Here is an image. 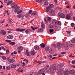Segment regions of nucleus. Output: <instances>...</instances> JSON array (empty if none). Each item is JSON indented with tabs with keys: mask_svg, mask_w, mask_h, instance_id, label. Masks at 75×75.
Segmentation results:
<instances>
[{
	"mask_svg": "<svg viewBox=\"0 0 75 75\" xmlns=\"http://www.w3.org/2000/svg\"><path fill=\"white\" fill-rule=\"evenodd\" d=\"M53 67V69L54 70H55L56 69V65L55 64H54L52 65Z\"/></svg>",
	"mask_w": 75,
	"mask_h": 75,
	"instance_id": "obj_24",
	"label": "nucleus"
},
{
	"mask_svg": "<svg viewBox=\"0 0 75 75\" xmlns=\"http://www.w3.org/2000/svg\"><path fill=\"white\" fill-rule=\"evenodd\" d=\"M69 15L70 16H73V13H72V12H71L69 14Z\"/></svg>",
	"mask_w": 75,
	"mask_h": 75,
	"instance_id": "obj_48",
	"label": "nucleus"
},
{
	"mask_svg": "<svg viewBox=\"0 0 75 75\" xmlns=\"http://www.w3.org/2000/svg\"><path fill=\"white\" fill-rule=\"evenodd\" d=\"M17 16L18 18H21V14H19L17 15Z\"/></svg>",
	"mask_w": 75,
	"mask_h": 75,
	"instance_id": "obj_38",
	"label": "nucleus"
},
{
	"mask_svg": "<svg viewBox=\"0 0 75 75\" xmlns=\"http://www.w3.org/2000/svg\"><path fill=\"white\" fill-rule=\"evenodd\" d=\"M12 2L11 1H9V2H8V3H7V5L8 6L10 4H11V3H12Z\"/></svg>",
	"mask_w": 75,
	"mask_h": 75,
	"instance_id": "obj_39",
	"label": "nucleus"
},
{
	"mask_svg": "<svg viewBox=\"0 0 75 75\" xmlns=\"http://www.w3.org/2000/svg\"><path fill=\"white\" fill-rule=\"evenodd\" d=\"M32 10H30L29 11V13H28V14H31L32 13Z\"/></svg>",
	"mask_w": 75,
	"mask_h": 75,
	"instance_id": "obj_49",
	"label": "nucleus"
},
{
	"mask_svg": "<svg viewBox=\"0 0 75 75\" xmlns=\"http://www.w3.org/2000/svg\"><path fill=\"white\" fill-rule=\"evenodd\" d=\"M11 65L12 66H11V67H11L12 68L16 69V66L15 65H13V64H11Z\"/></svg>",
	"mask_w": 75,
	"mask_h": 75,
	"instance_id": "obj_17",
	"label": "nucleus"
},
{
	"mask_svg": "<svg viewBox=\"0 0 75 75\" xmlns=\"http://www.w3.org/2000/svg\"><path fill=\"white\" fill-rule=\"evenodd\" d=\"M9 1V0H4V2L5 3H7Z\"/></svg>",
	"mask_w": 75,
	"mask_h": 75,
	"instance_id": "obj_45",
	"label": "nucleus"
},
{
	"mask_svg": "<svg viewBox=\"0 0 75 75\" xmlns=\"http://www.w3.org/2000/svg\"><path fill=\"white\" fill-rule=\"evenodd\" d=\"M17 49L20 51H22L23 50V47L22 46H19L17 47Z\"/></svg>",
	"mask_w": 75,
	"mask_h": 75,
	"instance_id": "obj_12",
	"label": "nucleus"
},
{
	"mask_svg": "<svg viewBox=\"0 0 75 75\" xmlns=\"http://www.w3.org/2000/svg\"><path fill=\"white\" fill-rule=\"evenodd\" d=\"M64 65L63 64H60L59 66V67L61 68H62V67H64Z\"/></svg>",
	"mask_w": 75,
	"mask_h": 75,
	"instance_id": "obj_35",
	"label": "nucleus"
},
{
	"mask_svg": "<svg viewBox=\"0 0 75 75\" xmlns=\"http://www.w3.org/2000/svg\"><path fill=\"white\" fill-rule=\"evenodd\" d=\"M6 42H11V41L9 40H6Z\"/></svg>",
	"mask_w": 75,
	"mask_h": 75,
	"instance_id": "obj_46",
	"label": "nucleus"
},
{
	"mask_svg": "<svg viewBox=\"0 0 75 75\" xmlns=\"http://www.w3.org/2000/svg\"><path fill=\"white\" fill-rule=\"evenodd\" d=\"M54 70L53 69H52V68H50V71L52 72Z\"/></svg>",
	"mask_w": 75,
	"mask_h": 75,
	"instance_id": "obj_58",
	"label": "nucleus"
},
{
	"mask_svg": "<svg viewBox=\"0 0 75 75\" xmlns=\"http://www.w3.org/2000/svg\"><path fill=\"white\" fill-rule=\"evenodd\" d=\"M71 42L72 43H75V38H74L71 40Z\"/></svg>",
	"mask_w": 75,
	"mask_h": 75,
	"instance_id": "obj_26",
	"label": "nucleus"
},
{
	"mask_svg": "<svg viewBox=\"0 0 75 75\" xmlns=\"http://www.w3.org/2000/svg\"><path fill=\"white\" fill-rule=\"evenodd\" d=\"M13 53L14 54H17V52H16V51H14V52H13Z\"/></svg>",
	"mask_w": 75,
	"mask_h": 75,
	"instance_id": "obj_57",
	"label": "nucleus"
},
{
	"mask_svg": "<svg viewBox=\"0 0 75 75\" xmlns=\"http://www.w3.org/2000/svg\"><path fill=\"white\" fill-rule=\"evenodd\" d=\"M49 13L51 15L54 16L55 14V11L53 9H51V10L50 11Z\"/></svg>",
	"mask_w": 75,
	"mask_h": 75,
	"instance_id": "obj_3",
	"label": "nucleus"
},
{
	"mask_svg": "<svg viewBox=\"0 0 75 75\" xmlns=\"http://www.w3.org/2000/svg\"><path fill=\"white\" fill-rule=\"evenodd\" d=\"M28 50H26V52H25V54H28Z\"/></svg>",
	"mask_w": 75,
	"mask_h": 75,
	"instance_id": "obj_63",
	"label": "nucleus"
},
{
	"mask_svg": "<svg viewBox=\"0 0 75 75\" xmlns=\"http://www.w3.org/2000/svg\"><path fill=\"white\" fill-rule=\"evenodd\" d=\"M45 50L46 52L50 50L49 48L48 47H46L45 48Z\"/></svg>",
	"mask_w": 75,
	"mask_h": 75,
	"instance_id": "obj_30",
	"label": "nucleus"
},
{
	"mask_svg": "<svg viewBox=\"0 0 75 75\" xmlns=\"http://www.w3.org/2000/svg\"><path fill=\"white\" fill-rule=\"evenodd\" d=\"M29 30L28 29L25 31V33H26L27 35H28L29 33Z\"/></svg>",
	"mask_w": 75,
	"mask_h": 75,
	"instance_id": "obj_29",
	"label": "nucleus"
},
{
	"mask_svg": "<svg viewBox=\"0 0 75 75\" xmlns=\"http://www.w3.org/2000/svg\"><path fill=\"white\" fill-rule=\"evenodd\" d=\"M50 9V8H46V12H49Z\"/></svg>",
	"mask_w": 75,
	"mask_h": 75,
	"instance_id": "obj_40",
	"label": "nucleus"
},
{
	"mask_svg": "<svg viewBox=\"0 0 75 75\" xmlns=\"http://www.w3.org/2000/svg\"><path fill=\"white\" fill-rule=\"evenodd\" d=\"M49 27L50 28H52L53 27V26L52 25H49Z\"/></svg>",
	"mask_w": 75,
	"mask_h": 75,
	"instance_id": "obj_42",
	"label": "nucleus"
},
{
	"mask_svg": "<svg viewBox=\"0 0 75 75\" xmlns=\"http://www.w3.org/2000/svg\"><path fill=\"white\" fill-rule=\"evenodd\" d=\"M40 46H41V47H42V48L45 47V45L43 43H41V44L40 45Z\"/></svg>",
	"mask_w": 75,
	"mask_h": 75,
	"instance_id": "obj_19",
	"label": "nucleus"
},
{
	"mask_svg": "<svg viewBox=\"0 0 75 75\" xmlns=\"http://www.w3.org/2000/svg\"><path fill=\"white\" fill-rule=\"evenodd\" d=\"M8 61H9V62H10V63H13L14 62V59L13 58L9 59L8 60Z\"/></svg>",
	"mask_w": 75,
	"mask_h": 75,
	"instance_id": "obj_14",
	"label": "nucleus"
},
{
	"mask_svg": "<svg viewBox=\"0 0 75 75\" xmlns=\"http://www.w3.org/2000/svg\"><path fill=\"white\" fill-rule=\"evenodd\" d=\"M54 2H55V3H57V0H54Z\"/></svg>",
	"mask_w": 75,
	"mask_h": 75,
	"instance_id": "obj_64",
	"label": "nucleus"
},
{
	"mask_svg": "<svg viewBox=\"0 0 75 75\" xmlns=\"http://www.w3.org/2000/svg\"><path fill=\"white\" fill-rule=\"evenodd\" d=\"M44 70L43 69H41L39 70L38 72V73L39 74H42L44 72Z\"/></svg>",
	"mask_w": 75,
	"mask_h": 75,
	"instance_id": "obj_5",
	"label": "nucleus"
},
{
	"mask_svg": "<svg viewBox=\"0 0 75 75\" xmlns=\"http://www.w3.org/2000/svg\"><path fill=\"white\" fill-rule=\"evenodd\" d=\"M20 8V7H17L16 8H15L14 9L13 11H14V12L15 13H17V12H18V10Z\"/></svg>",
	"mask_w": 75,
	"mask_h": 75,
	"instance_id": "obj_8",
	"label": "nucleus"
},
{
	"mask_svg": "<svg viewBox=\"0 0 75 75\" xmlns=\"http://www.w3.org/2000/svg\"><path fill=\"white\" fill-rule=\"evenodd\" d=\"M27 54V56H28V57H29L30 56V53L29 52H28V53L26 54Z\"/></svg>",
	"mask_w": 75,
	"mask_h": 75,
	"instance_id": "obj_55",
	"label": "nucleus"
},
{
	"mask_svg": "<svg viewBox=\"0 0 75 75\" xmlns=\"http://www.w3.org/2000/svg\"><path fill=\"white\" fill-rule=\"evenodd\" d=\"M1 35H5L6 34V31L4 30H1Z\"/></svg>",
	"mask_w": 75,
	"mask_h": 75,
	"instance_id": "obj_18",
	"label": "nucleus"
},
{
	"mask_svg": "<svg viewBox=\"0 0 75 75\" xmlns=\"http://www.w3.org/2000/svg\"><path fill=\"white\" fill-rule=\"evenodd\" d=\"M31 28L32 29V30H35V28L33 26H31Z\"/></svg>",
	"mask_w": 75,
	"mask_h": 75,
	"instance_id": "obj_51",
	"label": "nucleus"
},
{
	"mask_svg": "<svg viewBox=\"0 0 75 75\" xmlns=\"http://www.w3.org/2000/svg\"><path fill=\"white\" fill-rule=\"evenodd\" d=\"M52 23L55 25H59L61 24L59 21L56 20H54L52 21Z\"/></svg>",
	"mask_w": 75,
	"mask_h": 75,
	"instance_id": "obj_2",
	"label": "nucleus"
},
{
	"mask_svg": "<svg viewBox=\"0 0 75 75\" xmlns=\"http://www.w3.org/2000/svg\"><path fill=\"white\" fill-rule=\"evenodd\" d=\"M69 48V44H67L66 47H65V49L66 50H67Z\"/></svg>",
	"mask_w": 75,
	"mask_h": 75,
	"instance_id": "obj_22",
	"label": "nucleus"
},
{
	"mask_svg": "<svg viewBox=\"0 0 75 75\" xmlns=\"http://www.w3.org/2000/svg\"><path fill=\"white\" fill-rule=\"evenodd\" d=\"M9 52V50H8V49H7V50H6V52L7 53H8Z\"/></svg>",
	"mask_w": 75,
	"mask_h": 75,
	"instance_id": "obj_61",
	"label": "nucleus"
},
{
	"mask_svg": "<svg viewBox=\"0 0 75 75\" xmlns=\"http://www.w3.org/2000/svg\"><path fill=\"white\" fill-rule=\"evenodd\" d=\"M9 23H10L12 24L13 23V22L11 21V20H9Z\"/></svg>",
	"mask_w": 75,
	"mask_h": 75,
	"instance_id": "obj_54",
	"label": "nucleus"
},
{
	"mask_svg": "<svg viewBox=\"0 0 75 75\" xmlns=\"http://www.w3.org/2000/svg\"><path fill=\"white\" fill-rule=\"evenodd\" d=\"M54 7V5L53 4H49L48 7H47V8H50V9Z\"/></svg>",
	"mask_w": 75,
	"mask_h": 75,
	"instance_id": "obj_7",
	"label": "nucleus"
},
{
	"mask_svg": "<svg viewBox=\"0 0 75 75\" xmlns=\"http://www.w3.org/2000/svg\"><path fill=\"white\" fill-rule=\"evenodd\" d=\"M60 74H62L64 73V71L62 70H60Z\"/></svg>",
	"mask_w": 75,
	"mask_h": 75,
	"instance_id": "obj_50",
	"label": "nucleus"
},
{
	"mask_svg": "<svg viewBox=\"0 0 75 75\" xmlns=\"http://www.w3.org/2000/svg\"><path fill=\"white\" fill-rule=\"evenodd\" d=\"M71 26L73 27L75 25V24L74 23H71Z\"/></svg>",
	"mask_w": 75,
	"mask_h": 75,
	"instance_id": "obj_41",
	"label": "nucleus"
},
{
	"mask_svg": "<svg viewBox=\"0 0 75 75\" xmlns=\"http://www.w3.org/2000/svg\"><path fill=\"white\" fill-rule=\"evenodd\" d=\"M44 4L45 6L49 4V2L47 1H45V2H44Z\"/></svg>",
	"mask_w": 75,
	"mask_h": 75,
	"instance_id": "obj_27",
	"label": "nucleus"
},
{
	"mask_svg": "<svg viewBox=\"0 0 75 75\" xmlns=\"http://www.w3.org/2000/svg\"><path fill=\"white\" fill-rule=\"evenodd\" d=\"M38 31L40 32H42L43 31V28H40L38 30Z\"/></svg>",
	"mask_w": 75,
	"mask_h": 75,
	"instance_id": "obj_20",
	"label": "nucleus"
},
{
	"mask_svg": "<svg viewBox=\"0 0 75 75\" xmlns=\"http://www.w3.org/2000/svg\"><path fill=\"white\" fill-rule=\"evenodd\" d=\"M45 22L47 23L48 22L46 20V19H45Z\"/></svg>",
	"mask_w": 75,
	"mask_h": 75,
	"instance_id": "obj_59",
	"label": "nucleus"
},
{
	"mask_svg": "<svg viewBox=\"0 0 75 75\" xmlns=\"http://www.w3.org/2000/svg\"><path fill=\"white\" fill-rule=\"evenodd\" d=\"M49 53L51 54H52L54 53V51L51 49H50L49 50Z\"/></svg>",
	"mask_w": 75,
	"mask_h": 75,
	"instance_id": "obj_21",
	"label": "nucleus"
},
{
	"mask_svg": "<svg viewBox=\"0 0 75 75\" xmlns=\"http://www.w3.org/2000/svg\"><path fill=\"white\" fill-rule=\"evenodd\" d=\"M22 11H22V10L20 11H19L17 12V14H19L20 13H21V12H22Z\"/></svg>",
	"mask_w": 75,
	"mask_h": 75,
	"instance_id": "obj_44",
	"label": "nucleus"
},
{
	"mask_svg": "<svg viewBox=\"0 0 75 75\" xmlns=\"http://www.w3.org/2000/svg\"><path fill=\"white\" fill-rule=\"evenodd\" d=\"M69 71V74H73L74 73H75V70H71V71Z\"/></svg>",
	"mask_w": 75,
	"mask_h": 75,
	"instance_id": "obj_10",
	"label": "nucleus"
},
{
	"mask_svg": "<svg viewBox=\"0 0 75 75\" xmlns=\"http://www.w3.org/2000/svg\"><path fill=\"white\" fill-rule=\"evenodd\" d=\"M7 38L8 39H13V36L11 35H9L7 36Z\"/></svg>",
	"mask_w": 75,
	"mask_h": 75,
	"instance_id": "obj_16",
	"label": "nucleus"
},
{
	"mask_svg": "<svg viewBox=\"0 0 75 75\" xmlns=\"http://www.w3.org/2000/svg\"><path fill=\"white\" fill-rule=\"evenodd\" d=\"M10 66H8L6 67V69H7V70H10Z\"/></svg>",
	"mask_w": 75,
	"mask_h": 75,
	"instance_id": "obj_33",
	"label": "nucleus"
},
{
	"mask_svg": "<svg viewBox=\"0 0 75 75\" xmlns=\"http://www.w3.org/2000/svg\"><path fill=\"white\" fill-rule=\"evenodd\" d=\"M25 30V29H20L18 28H16V30L17 32H19V31H20L21 32H22Z\"/></svg>",
	"mask_w": 75,
	"mask_h": 75,
	"instance_id": "obj_9",
	"label": "nucleus"
},
{
	"mask_svg": "<svg viewBox=\"0 0 75 75\" xmlns=\"http://www.w3.org/2000/svg\"><path fill=\"white\" fill-rule=\"evenodd\" d=\"M66 53V52H62L61 53V54H65Z\"/></svg>",
	"mask_w": 75,
	"mask_h": 75,
	"instance_id": "obj_60",
	"label": "nucleus"
},
{
	"mask_svg": "<svg viewBox=\"0 0 75 75\" xmlns=\"http://www.w3.org/2000/svg\"><path fill=\"white\" fill-rule=\"evenodd\" d=\"M34 75H39L38 74V73H37V72H35L34 73Z\"/></svg>",
	"mask_w": 75,
	"mask_h": 75,
	"instance_id": "obj_53",
	"label": "nucleus"
},
{
	"mask_svg": "<svg viewBox=\"0 0 75 75\" xmlns=\"http://www.w3.org/2000/svg\"><path fill=\"white\" fill-rule=\"evenodd\" d=\"M11 8H16V7H17V5L16 4L14 3H11Z\"/></svg>",
	"mask_w": 75,
	"mask_h": 75,
	"instance_id": "obj_4",
	"label": "nucleus"
},
{
	"mask_svg": "<svg viewBox=\"0 0 75 75\" xmlns=\"http://www.w3.org/2000/svg\"><path fill=\"white\" fill-rule=\"evenodd\" d=\"M34 48L36 50H38L40 49V47L37 45H35L34 47Z\"/></svg>",
	"mask_w": 75,
	"mask_h": 75,
	"instance_id": "obj_13",
	"label": "nucleus"
},
{
	"mask_svg": "<svg viewBox=\"0 0 75 75\" xmlns=\"http://www.w3.org/2000/svg\"><path fill=\"white\" fill-rule=\"evenodd\" d=\"M1 49H3V50H4V51H6V49L4 47H1Z\"/></svg>",
	"mask_w": 75,
	"mask_h": 75,
	"instance_id": "obj_56",
	"label": "nucleus"
},
{
	"mask_svg": "<svg viewBox=\"0 0 75 75\" xmlns=\"http://www.w3.org/2000/svg\"><path fill=\"white\" fill-rule=\"evenodd\" d=\"M71 16H69V14H67V16H66V18L67 19V20H69L70 18V17H71Z\"/></svg>",
	"mask_w": 75,
	"mask_h": 75,
	"instance_id": "obj_25",
	"label": "nucleus"
},
{
	"mask_svg": "<svg viewBox=\"0 0 75 75\" xmlns=\"http://www.w3.org/2000/svg\"><path fill=\"white\" fill-rule=\"evenodd\" d=\"M54 31V30L51 29H50L49 32L50 33H52Z\"/></svg>",
	"mask_w": 75,
	"mask_h": 75,
	"instance_id": "obj_34",
	"label": "nucleus"
},
{
	"mask_svg": "<svg viewBox=\"0 0 75 75\" xmlns=\"http://www.w3.org/2000/svg\"><path fill=\"white\" fill-rule=\"evenodd\" d=\"M49 67V65H47L46 66V68H48Z\"/></svg>",
	"mask_w": 75,
	"mask_h": 75,
	"instance_id": "obj_62",
	"label": "nucleus"
},
{
	"mask_svg": "<svg viewBox=\"0 0 75 75\" xmlns=\"http://www.w3.org/2000/svg\"><path fill=\"white\" fill-rule=\"evenodd\" d=\"M66 32L67 33V34H71V32L69 31H67Z\"/></svg>",
	"mask_w": 75,
	"mask_h": 75,
	"instance_id": "obj_52",
	"label": "nucleus"
},
{
	"mask_svg": "<svg viewBox=\"0 0 75 75\" xmlns=\"http://www.w3.org/2000/svg\"><path fill=\"white\" fill-rule=\"evenodd\" d=\"M10 44V45H15V43L14 42H11Z\"/></svg>",
	"mask_w": 75,
	"mask_h": 75,
	"instance_id": "obj_43",
	"label": "nucleus"
},
{
	"mask_svg": "<svg viewBox=\"0 0 75 75\" xmlns=\"http://www.w3.org/2000/svg\"><path fill=\"white\" fill-rule=\"evenodd\" d=\"M71 63H72V64H75V60H73V61H72L71 62Z\"/></svg>",
	"mask_w": 75,
	"mask_h": 75,
	"instance_id": "obj_47",
	"label": "nucleus"
},
{
	"mask_svg": "<svg viewBox=\"0 0 75 75\" xmlns=\"http://www.w3.org/2000/svg\"><path fill=\"white\" fill-rule=\"evenodd\" d=\"M31 54L32 55H33L35 54V50L33 49H32V50H31Z\"/></svg>",
	"mask_w": 75,
	"mask_h": 75,
	"instance_id": "obj_6",
	"label": "nucleus"
},
{
	"mask_svg": "<svg viewBox=\"0 0 75 75\" xmlns=\"http://www.w3.org/2000/svg\"><path fill=\"white\" fill-rule=\"evenodd\" d=\"M69 74V71H65L64 72V75H68Z\"/></svg>",
	"mask_w": 75,
	"mask_h": 75,
	"instance_id": "obj_15",
	"label": "nucleus"
},
{
	"mask_svg": "<svg viewBox=\"0 0 75 75\" xmlns=\"http://www.w3.org/2000/svg\"><path fill=\"white\" fill-rule=\"evenodd\" d=\"M41 26L42 28H44L45 27V24L42 22H41Z\"/></svg>",
	"mask_w": 75,
	"mask_h": 75,
	"instance_id": "obj_23",
	"label": "nucleus"
},
{
	"mask_svg": "<svg viewBox=\"0 0 75 75\" xmlns=\"http://www.w3.org/2000/svg\"><path fill=\"white\" fill-rule=\"evenodd\" d=\"M1 58H2V59H3V60H5L6 59V57L4 56H1Z\"/></svg>",
	"mask_w": 75,
	"mask_h": 75,
	"instance_id": "obj_36",
	"label": "nucleus"
},
{
	"mask_svg": "<svg viewBox=\"0 0 75 75\" xmlns=\"http://www.w3.org/2000/svg\"><path fill=\"white\" fill-rule=\"evenodd\" d=\"M21 67H19V68H18V70H17V71H18V72H23V70H21L20 71H19L20 70V69H21Z\"/></svg>",
	"mask_w": 75,
	"mask_h": 75,
	"instance_id": "obj_32",
	"label": "nucleus"
},
{
	"mask_svg": "<svg viewBox=\"0 0 75 75\" xmlns=\"http://www.w3.org/2000/svg\"><path fill=\"white\" fill-rule=\"evenodd\" d=\"M59 16L62 18H64L65 17V15L64 13H61L59 15Z\"/></svg>",
	"mask_w": 75,
	"mask_h": 75,
	"instance_id": "obj_11",
	"label": "nucleus"
},
{
	"mask_svg": "<svg viewBox=\"0 0 75 75\" xmlns=\"http://www.w3.org/2000/svg\"><path fill=\"white\" fill-rule=\"evenodd\" d=\"M64 45L63 43H60L57 44L56 45V48H57L58 50H60L61 49L63 48Z\"/></svg>",
	"mask_w": 75,
	"mask_h": 75,
	"instance_id": "obj_1",
	"label": "nucleus"
},
{
	"mask_svg": "<svg viewBox=\"0 0 75 75\" xmlns=\"http://www.w3.org/2000/svg\"><path fill=\"white\" fill-rule=\"evenodd\" d=\"M30 14H28L27 13V14H26V15H25V18H27L28 17H29V16H30Z\"/></svg>",
	"mask_w": 75,
	"mask_h": 75,
	"instance_id": "obj_37",
	"label": "nucleus"
},
{
	"mask_svg": "<svg viewBox=\"0 0 75 75\" xmlns=\"http://www.w3.org/2000/svg\"><path fill=\"white\" fill-rule=\"evenodd\" d=\"M38 13L37 12H33L32 13V15H38Z\"/></svg>",
	"mask_w": 75,
	"mask_h": 75,
	"instance_id": "obj_28",
	"label": "nucleus"
},
{
	"mask_svg": "<svg viewBox=\"0 0 75 75\" xmlns=\"http://www.w3.org/2000/svg\"><path fill=\"white\" fill-rule=\"evenodd\" d=\"M51 18H50V17H48V18H47V21H49L50 22L51 21Z\"/></svg>",
	"mask_w": 75,
	"mask_h": 75,
	"instance_id": "obj_31",
	"label": "nucleus"
}]
</instances>
